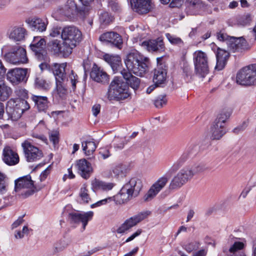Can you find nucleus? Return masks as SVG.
Listing matches in <instances>:
<instances>
[{
    "label": "nucleus",
    "mask_w": 256,
    "mask_h": 256,
    "mask_svg": "<svg viewBox=\"0 0 256 256\" xmlns=\"http://www.w3.org/2000/svg\"><path fill=\"white\" fill-rule=\"evenodd\" d=\"M166 38H168V41L172 44H177L179 46H182L184 45V42L182 40L178 37L175 36L170 34H166Z\"/></svg>",
    "instance_id": "a18cd8bd"
},
{
    "label": "nucleus",
    "mask_w": 256,
    "mask_h": 256,
    "mask_svg": "<svg viewBox=\"0 0 256 256\" xmlns=\"http://www.w3.org/2000/svg\"><path fill=\"white\" fill-rule=\"evenodd\" d=\"M4 58L8 62L12 64H26L28 62L26 50L20 46L12 47Z\"/></svg>",
    "instance_id": "9d476101"
},
{
    "label": "nucleus",
    "mask_w": 256,
    "mask_h": 256,
    "mask_svg": "<svg viewBox=\"0 0 256 256\" xmlns=\"http://www.w3.org/2000/svg\"><path fill=\"white\" fill-rule=\"evenodd\" d=\"M230 112L228 111H222L220 113L214 121V124L225 127V123L230 118Z\"/></svg>",
    "instance_id": "ea45409f"
},
{
    "label": "nucleus",
    "mask_w": 256,
    "mask_h": 256,
    "mask_svg": "<svg viewBox=\"0 0 256 256\" xmlns=\"http://www.w3.org/2000/svg\"><path fill=\"white\" fill-rule=\"evenodd\" d=\"M216 36L218 39L220 41H226L227 44L228 40L230 38V36H228L226 34L222 32H218L216 34Z\"/></svg>",
    "instance_id": "e2e57ef3"
},
{
    "label": "nucleus",
    "mask_w": 256,
    "mask_h": 256,
    "mask_svg": "<svg viewBox=\"0 0 256 256\" xmlns=\"http://www.w3.org/2000/svg\"><path fill=\"white\" fill-rule=\"evenodd\" d=\"M70 242L68 239L63 238L56 242L54 245V251L58 252L62 251L69 245Z\"/></svg>",
    "instance_id": "a19ab883"
},
{
    "label": "nucleus",
    "mask_w": 256,
    "mask_h": 256,
    "mask_svg": "<svg viewBox=\"0 0 256 256\" xmlns=\"http://www.w3.org/2000/svg\"><path fill=\"white\" fill-rule=\"evenodd\" d=\"M206 170V166L202 164H196L183 168L171 180L169 186L170 189L175 190L180 188L190 180L194 174Z\"/></svg>",
    "instance_id": "f03ea898"
},
{
    "label": "nucleus",
    "mask_w": 256,
    "mask_h": 256,
    "mask_svg": "<svg viewBox=\"0 0 256 256\" xmlns=\"http://www.w3.org/2000/svg\"><path fill=\"white\" fill-rule=\"evenodd\" d=\"M244 247V244L242 242H235L232 246L230 248V252H235L238 250H240Z\"/></svg>",
    "instance_id": "5fc2aeb1"
},
{
    "label": "nucleus",
    "mask_w": 256,
    "mask_h": 256,
    "mask_svg": "<svg viewBox=\"0 0 256 256\" xmlns=\"http://www.w3.org/2000/svg\"><path fill=\"white\" fill-rule=\"evenodd\" d=\"M100 104H96L92 108V112L94 116H96L100 113Z\"/></svg>",
    "instance_id": "774afa93"
},
{
    "label": "nucleus",
    "mask_w": 256,
    "mask_h": 256,
    "mask_svg": "<svg viewBox=\"0 0 256 256\" xmlns=\"http://www.w3.org/2000/svg\"><path fill=\"white\" fill-rule=\"evenodd\" d=\"M26 30L20 27L14 28L10 34V38L18 42L23 40L24 38Z\"/></svg>",
    "instance_id": "c9c22d12"
},
{
    "label": "nucleus",
    "mask_w": 256,
    "mask_h": 256,
    "mask_svg": "<svg viewBox=\"0 0 256 256\" xmlns=\"http://www.w3.org/2000/svg\"><path fill=\"white\" fill-rule=\"evenodd\" d=\"M61 38L64 42L66 52L68 53L71 51L72 52V49L82 40V34L75 26H66L62 28Z\"/></svg>",
    "instance_id": "20e7f679"
},
{
    "label": "nucleus",
    "mask_w": 256,
    "mask_h": 256,
    "mask_svg": "<svg viewBox=\"0 0 256 256\" xmlns=\"http://www.w3.org/2000/svg\"><path fill=\"white\" fill-rule=\"evenodd\" d=\"M100 40L102 42H110L118 48H120L122 44V36L114 32L104 33L100 36Z\"/></svg>",
    "instance_id": "6ab92c4d"
},
{
    "label": "nucleus",
    "mask_w": 256,
    "mask_h": 256,
    "mask_svg": "<svg viewBox=\"0 0 256 256\" xmlns=\"http://www.w3.org/2000/svg\"><path fill=\"white\" fill-rule=\"evenodd\" d=\"M130 96L126 83L121 78L115 77L110 84L107 92L108 98L110 100H120L126 99Z\"/></svg>",
    "instance_id": "7ed1b4c3"
},
{
    "label": "nucleus",
    "mask_w": 256,
    "mask_h": 256,
    "mask_svg": "<svg viewBox=\"0 0 256 256\" xmlns=\"http://www.w3.org/2000/svg\"><path fill=\"white\" fill-rule=\"evenodd\" d=\"M26 22L30 28L34 31L44 32L46 30L48 22L36 17L28 18Z\"/></svg>",
    "instance_id": "393cba45"
},
{
    "label": "nucleus",
    "mask_w": 256,
    "mask_h": 256,
    "mask_svg": "<svg viewBox=\"0 0 256 256\" xmlns=\"http://www.w3.org/2000/svg\"><path fill=\"white\" fill-rule=\"evenodd\" d=\"M15 190L26 198L33 194L38 190L34 186L31 176L27 175L15 180Z\"/></svg>",
    "instance_id": "6e6552de"
},
{
    "label": "nucleus",
    "mask_w": 256,
    "mask_h": 256,
    "mask_svg": "<svg viewBox=\"0 0 256 256\" xmlns=\"http://www.w3.org/2000/svg\"><path fill=\"white\" fill-rule=\"evenodd\" d=\"M121 62L120 58V56H118V60L116 62L114 60H112L111 62H110V64L114 72H118L120 68V64Z\"/></svg>",
    "instance_id": "4d7b16f0"
},
{
    "label": "nucleus",
    "mask_w": 256,
    "mask_h": 256,
    "mask_svg": "<svg viewBox=\"0 0 256 256\" xmlns=\"http://www.w3.org/2000/svg\"><path fill=\"white\" fill-rule=\"evenodd\" d=\"M64 46V42H62V43L61 44L60 41L58 40H52L48 44V48L54 54L61 55L66 58L70 56L72 54V52L70 51L69 52L67 53Z\"/></svg>",
    "instance_id": "b1692460"
},
{
    "label": "nucleus",
    "mask_w": 256,
    "mask_h": 256,
    "mask_svg": "<svg viewBox=\"0 0 256 256\" xmlns=\"http://www.w3.org/2000/svg\"><path fill=\"white\" fill-rule=\"evenodd\" d=\"M30 108L26 100L22 99H10L6 104V111L16 118L21 117L22 114Z\"/></svg>",
    "instance_id": "1a4fd4ad"
},
{
    "label": "nucleus",
    "mask_w": 256,
    "mask_h": 256,
    "mask_svg": "<svg viewBox=\"0 0 256 256\" xmlns=\"http://www.w3.org/2000/svg\"><path fill=\"white\" fill-rule=\"evenodd\" d=\"M112 201H113L112 196L108 197L104 199L99 200L94 204H92L91 205V208H94L95 207L101 206L102 205H104L108 203H110V202H111Z\"/></svg>",
    "instance_id": "864d4df0"
},
{
    "label": "nucleus",
    "mask_w": 256,
    "mask_h": 256,
    "mask_svg": "<svg viewBox=\"0 0 256 256\" xmlns=\"http://www.w3.org/2000/svg\"><path fill=\"white\" fill-rule=\"evenodd\" d=\"M32 136L36 139L38 142H41L46 144H48V140L46 136L42 134H39L36 132H34L32 134Z\"/></svg>",
    "instance_id": "3c124183"
},
{
    "label": "nucleus",
    "mask_w": 256,
    "mask_h": 256,
    "mask_svg": "<svg viewBox=\"0 0 256 256\" xmlns=\"http://www.w3.org/2000/svg\"><path fill=\"white\" fill-rule=\"evenodd\" d=\"M12 92V89L4 83H0V101L7 100Z\"/></svg>",
    "instance_id": "e433bc0d"
},
{
    "label": "nucleus",
    "mask_w": 256,
    "mask_h": 256,
    "mask_svg": "<svg viewBox=\"0 0 256 256\" xmlns=\"http://www.w3.org/2000/svg\"><path fill=\"white\" fill-rule=\"evenodd\" d=\"M62 30V28L60 26H54L50 31V36L53 38L61 36Z\"/></svg>",
    "instance_id": "8fccbe9b"
},
{
    "label": "nucleus",
    "mask_w": 256,
    "mask_h": 256,
    "mask_svg": "<svg viewBox=\"0 0 256 256\" xmlns=\"http://www.w3.org/2000/svg\"><path fill=\"white\" fill-rule=\"evenodd\" d=\"M91 78L94 81L102 84H106L109 80L107 74L96 64H94L90 74Z\"/></svg>",
    "instance_id": "412c9836"
},
{
    "label": "nucleus",
    "mask_w": 256,
    "mask_h": 256,
    "mask_svg": "<svg viewBox=\"0 0 256 256\" xmlns=\"http://www.w3.org/2000/svg\"><path fill=\"white\" fill-rule=\"evenodd\" d=\"M130 191L134 197L137 196L142 188V182L140 179L134 177L124 186Z\"/></svg>",
    "instance_id": "5701e85b"
},
{
    "label": "nucleus",
    "mask_w": 256,
    "mask_h": 256,
    "mask_svg": "<svg viewBox=\"0 0 256 256\" xmlns=\"http://www.w3.org/2000/svg\"><path fill=\"white\" fill-rule=\"evenodd\" d=\"M166 72L162 68H157L154 70L153 82L157 86L162 84L166 80Z\"/></svg>",
    "instance_id": "473e14b6"
},
{
    "label": "nucleus",
    "mask_w": 256,
    "mask_h": 256,
    "mask_svg": "<svg viewBox=\"0 0 256 256\" xmlns=\"http://www.w3.org/2000/svg\"><path fill=\"white\" fill-rule=\"evenodd\" d=\"M195 73L199 76L204 78L209 72L208 56L202 51L196 50L193 54Z\"/></svg>",
    "instance_id": "0eeeda50"
},
{
    "label": "nucleus",
    "mask_w": 256,
    "mask_h": 256,
    "mask_svg": "<svg viewBox=\"0 0 256 256\" xmlns=\"http://www.w3.org/2000/svg\"><path fill=\"white\" fill-rule=\"evenodd\" d=\"M24 157L28 162H34L43 157L42 151L38 147L32 145L28 140L22 144Z\"/></svg>",
    "instance_id": "9b49d317"
},
{
    "label": "nucleus",
    "mask_w": 256,
    "mask_h": 256,
    "mask_svg": "<svg viewBox=\"0 0 256 256\" xmlns=\"http://www.w3.org/2000/svg\"><path fill=\"white\" fill-rule=\"evenodd\" d=\"M142 46L152 52H162L166 49L163 39L160 37L155 40L144 41L142 43Z\"/></svg>",
    "instance_id": "f3484780"
},
{
    "label": "nucleus",
    "mask_w": 256,
    "mask_h": 256,
    "mask_svg": "<svg viewBox=\"0 0 256 256\" xmlns=\"http://www.w3.org/2000/svg\"><path fill=\"white\" fill-rule=\"evenodd\" d=\"M116 186L114 182H108L99 179L94 178L92 180L91 186L93 191L108 192L111 190Z\"/></svg>",
    "instance_id": "aec40b11"
},
{
    "label": "nucleus",
    "mask_w": 256,
    "mask_h": 256,
    "mask_svg": "<svg viewBox=\"0 0 256 256\" xmlns=\"http://www.w3.org/2000/svg\"><path fill=\"white\" fill-rule=\"evenodd\" d=\"M130 4L134 11L140 14H146L152 8L151 0H131Z\"/></svg>",
    "instance_id": "a211bd4d"
},
{
    "label": "nucleus",
    "mask_w": 256,
    "mask_h": 256,
    "mask_svg": "<svg viewBox=\"0 0 256 256\" xmlns=\"http://www.w3.org/2000/svg\"><path fill=\"white\" fill-rule=\"evenodd\" d=\"M78 173L84 178H88L90 177L92 168L91 164L86 159H80L76 162V164Z\"/></svg>",
    "instance_id": "a878e982"
},
{
    "label": "nucleus",
    "mask_w": 256,
    "mask_h": 256,
    "mask_svg": "<svg viewBox=\"0 0 256 256\" xmlns=\"http://www.w3.org/2000/svg\"><path fill=\"white\" fill-rule=\"evenodd\" d=\"M228 46L232 52H242L250 48V46L243 37H231L228 40Z\"/></svg>",
    "instance_id": "dca6fc26"
},
{
    "label": "nucleus",
    "mask_w": 256,
    "mask_h": 256,
    "mask_svg": "<svg viewBox=\"0 0 256 256\" xmlns=\"http://www.w3.org/2000/svg\"><path fill=\"white\" fill-rule=\"evenodd\" d=\"M82 150L86 156L92 155L96 148L95 142L91 140H86L82 143Z\"/></svg>",
    "instance_id": "4c0bfd02"
},
{
    "label": "nucleus",
    "mask_w": 256,
    "mask_h": 256,
    "mask_svg": "<svg viewBox=\"0 0 256 256\" xmlns=\"http://www.w3.org/2000/svg\"><path fill=\"white\" fill-rule=\"evenodd\" d=\"M59 134L56 131H53L50 133V140L52 142L54 146L58 144L59 142Z\"/></svg>",
    "instance_id": "6e6d98bb"
},
{
    "label": "nucleus",
    "mask_w": 256,
    "mask_h": 256,
    "mask_svg": "<svg viewBox=\"0 0 256 256\" xmlns=\"http://www.w3.org/2000/svg\"><path fill=\"white\" fill-rule=\"evenodd\" d=\"M15 92L16 96L19 98L18 99L25 100V98H26L28 97V91L25 89H18L16 90Z\"/></svg>",
    "instance_id": "13d9d810"
},
{
    "label": "nucleus",
    "mask_w": 256,
    "mask_h": 256,
    "mask_svg": "<svg viewBox=\"0 0 256 256\" xmlns=\"http://www.w3.org/2000/svg\"><path fill=\"white\" fill-rule=\"evenodd\" d=\"M134 196L124 186L120 190L118 194L116 195L112 196V200L116 204H122L128 202Z\"/></svg>",
    "instance_id": "c85d7f7f"
},
{
    "label": "nucleus",
    "mask_w": 256,
    "mask_h": 256,
    "mask_svg": "<svg viewBox=\"0 0 256 256\" xmlns=\"http://www.w3.org/2000/svg\"><path fill=\"white\" fill-rule=\"evenodd\" d=\"M104 59L106 62L110 64V62L112 61V60H113L116 62L118 60V56H112L108 54H106L104 56Z\"/></svg>",
    "instance_id": "338daca9"
},
{
    "label": "nucleus",
    "mask_w": 256,
    "mask_h": 256,
    "mask_svg": "<svg viewBox=\"0 0 256 256\" xmlns=\"http://www.w3.org/2000/svg\"><path fill=\"white\" fill-rule=\"evenodd\" d=\"M194 73L191 67L187 64L184 66L183 68V76L186 82H190L193 78Z\"/></svg>",
    "instance_id": "79ce46f5"
},
{
    "label": "nucleus",
    "mask_w": 256,
    "mask_h": 256,
    "mask_svg": "<svg viewBox=\"0 0 256 256\" xmlns=\"http://www.w3.org/2000/svg\"><path fill=\"white\" fill-rule=\"evenodd\" d=\"M29 232V229L27 226H24L22 231L17 230L15 232L14 237L16 239L22 238L24 235H28Z\"/></svg>",
    "instance_id": "de8ad7c7"
},
{
    "label": "nucleus",
    "mask_w": 256,
    "mask_h": 256,
    "mask_svg": "<svg viewBox=\"0 0 256 256\" xmlns=\"http://www.w3.org/2000/svg\"><path fill=\"white\" fill-rule=\"evenodd\" d=\"M100 18L102 22L106 24H108L110 21V18L107 12H104L101 14Z\"/></svg>",
    "instance_id": "680f3d73"
},
{
    "label": "nucleus",
    "mask_w": 256,
    "mask_h": 256,
    "mask_svg": "<svg viewBox=\"0 0 256 256\" xmlns=\"http://www.w3.org/2000/svg\"><path fill=\"white\" fill-rule=\"evenodd\" d=\"M3 160L8 166H14L19 162L18 154L12 150L10 146H6L3 150Z\"/></svg>",
    "instance_id": "4be33fe9"
},
{
    "label": "nucleus",
    "mask_w": 256,
    "mask_h": 256,
    "mask_svg": "<svg viewBox=\"0 0 256 256\" xmlns=\"http://www.w3.org/2000/svg\"><path fill=\"white\" fill-rule=\"evenodd\" d=\"M100 154L103 159H106L110 156L109 150L106 148L100 149Z\"/></svg>",
    "instance_id": "0e129e2a"
},
{
    "label": "nucleus",
    "mask_w": 256,
    "mask_h": 256,
    "mask_svg": "<svg viewBox=\"0 0 256 256\" xmlns=\"http://www.w3.org/2000/svg\"><path fill=\"white\" fill-rule=\"evenodd\" d=\"M34 87L38 90H48L50 89V84L46 81L42 76H36L34 80Z\"/></svg>",
    "instance_id": "f704fd0d"
},
{
    "label": "nucleus",
    "mask_w": 256,
    "mask_h": 256,
    "mask_svg": "<svg viewBox=\"0 0 256 256\" xmlns=\"http://www.w3.org/2000/svg\"><path fill=\"white\" fill-rule=\"evenodd\" d=\"M150 214V211H144L126 220L116 230L118 234H124L133 226L146 218Z\"/></svg>",
    "instance_id": "f8f14e48"
},
{
    "label": "nucleus",
    "mask_w": 256,
    "mask_h": 256,
    "mask_svg": "<svg viewBox=\"0 0 256 256\" xmlns=\"http://www.w3.org/2000/svg\"><path fill=\"white\" fill-rule=\"evenodd\" d=\"M66 80H56V88L53 90V96L56 99H64L68 94V90L65 84H68Z\"/></svg>",
    "instance_id": "cd10ccee"
},
{
    "label": "nucleus",
    "mask_w": 256,
    "mask_h": 256,
    "mask_svg": "<svg viewBox=\"0 0 256 256\" xmlns=\"http://www.w3.org/2000/svg\"><path fill=\"white\" fill-rule=\"evenodd\" d=\"M167 102L166 96H160L154 101V105L157 108H161L165 105Z\"/></svg>",
    "instance_id": "09e8293b"
},
{
    "label": "nucleus",
    "mask_w": 256,
    "mask_h": 256,
    "mask_svg": "<svg viewBox=\"0 0 256 256\" xmlns=\"http://www.w3.org/2000/svg\"><path fill=\"white\" fill-rule=\"evenodd\" d=\"M196 152V150H194V148L190 147L188 148L180 156V160L182 161H184L189 158L194 156Z\"/></svg>",
    "instance_id": "c03bdc74"
},
{
    "label": "nucleus",
    "mask_w": 256,
    "mask_h": 256,
    "mask_svg": "<svg viewBox=\"0 0 256 256\" xmlns=\"http://www.w3.org/2000/svg\"><path fill=\"white\" fill-rule=\"evenodd\" d=\"M123 78L126 80V84L132 88L134 90H137L140 86V79L132 76L130 72L126 70L123 69L120 70Z\"/></svg>",
    "instance_id": "7c9ffc66"
},
{
    "label": "nucleus",
    "mask_w": 256,
    "mask_h": 256,
    "mask_svg": "<svg viewBox=\"0 0 256 256\" xmlns=\"http://www.w3.org/2000/svg\"><path fill=\"white\" fill-rule=\"evenodd\" d=\"M80 1L81 2L84 6L82 10L80 11V14L84 17H86L90 12V10L87 6L92 3L94 0H80Z\"/></svg>",
    "instance_id": "37998d69"
},
{
    "label": "nucleus",
    "mask_w": 256,
    "mask_h": 256,
    "mask_svg": "<svg viewBox=\"0 0 256 256\" xmlns=\"http://www.w3.org/2000/svg\"><path fill=\"white\" fill-rule=\"evenodd\" d=\"M198 248V244L196 242H190L185 246L186 250L188 252L196 250Z\"/></svg>",
    "instance_id": "bf43d9fd"
},
{
    "label": "nucleus",
    "mask_w": 256,
    "mask_h": 256,
    "mask_svg": "<svg viewBox=\"0 0 256 256\" xmlns=\"http://www.w3.org/2000/svg\"><path fill=\"white\" fill-rule=\"evenodd\" d=\"M88 192V190L86 189V186L84 184L83 185L80 190V196L82 200L86 203H88L90 200Z\"/></svg>",
    "instance_id": "49530a36"
},
{
    "label": "nucleus",
    "mask_w": 256,
    "mask_h": 256,
    "mask_svg": "<svg viewBox=\"0 0 256 256\" xmlns=\"http://www.w3.org/2000/svg\"><path fill=\"white\" fill-rule=\"evenodd\" d=\"M226 130L225 127L214 123L211 127L210 138L212 140H220L226 134Z\"/></svg>",
    "instance_id": "72a5a7b5"
},
{
    "label": "nucleus",
    "mask_w": 256,
    "mask_h": 256,
    "mask_svg": "<svg viewBox=\"0 0 256 256\" xmlns=\"http://www.w3.org/2000/svg\"><path fill=\"white\" fill-rule=\"evenodd\" d=\"M31 98L39 112H46L49 106V102L46 96L32 95Z\"/></svg>",
    "instance_id": "c756f323"
},
{
    "label": "nucleus",
    "mask_w": 256,
    "mask_h": 256,
    "mask_svg": "<svg viewBox=\"0 0 256 256\" xmlns=\"http://www.w3.org/2000/svg\"><path fill=\"white\" fill-rule=\"evenodd\" d=\"M45 44V40L44 39L41 38L37 42L30 45L31 49L35 52L37 58L40 60H45L47 57L46 52L42 50Z\"/></svg>",
    "instance_id": "2f4dec72"
},
{
    "label": "nucleus",
    "mask_w": 256,
    "mask_h": 256,
    "mask_svg": "<svg viewBox=\"0 0 256 256\" xmlns=\"http://www.w3.org/2000/svg\"><path fill=\"white\" fill-rule=\"evenodd\" d=\"M148 59L136 50L130 52L124 60L127 70L140 76H144L148 71Z\"/></svg>",
    "instance_id": "f257e3e1"
},
{
    "label": "nucleus",
    "mask_w": 256,
    "mask_h": 256,
    "mask_svg": "<svg viewBox=\"0 0 256 256\" xmlns=\"http://www.w3.org/2000/svg\"><path fill=\"white\" fill-rule=\"evenodd\" d=\"M27 68H14L10 70L6 74V78L13 85H17L27 80Z\"/></svg>",
    "instance_id": "ddd939ff"
},
{
    "label": "nucleus",
    "mask_w": 256,
    "mask_h": 256,
    "mask_svg": "<svg viewBox=\"0 0 256 256\" xmlns=\"http://www.w3.org/2000/svg\"><path fill=\"white\" fill-rule=\"evenodd\" d=\"M236 82L242 86L256 84V64L241 68L237 73Z\"/></svg>",
    "instance_id": "39448f33"
},
{
    "label": "nucleus",
    "mask_w": 256,
    "mask_h": 256,
    "mask_svg": "<svg viewBox=\"0 0 256 256\" xmlns=\"http://www.w3.org/2000/svg\"><path fill=\"white\" fill-rule=\"evenodd\" d=\"M94 216L92 211L86 212H72L68 214V218L70 222L73 224L82 223V230H84L88 221L90 220Z\"/></svg>",
    "instance_id": "2eb2a0df"
},
{
    "label": "nucleus",
    "mask_w": 256,
    "mask_h": 256,
    "mask_svg": "<svg viewBox=\"0 0 256 256\" xmlns=\"http://www.w3.org/2000/svg\"><path fill=\"white\" fill-rule=\"evenodd\" d=\"M108 6L115 12H119L120 10V6L116 0H108Z\"/></svg>",
    "instance_id": "603ef678"
},
{
    "label": "nucleus",
    "mask_w": 256,
    "mask_h": 256,
    "mask_svg": "<svg viewBox=\"0 0 256 256\" xmlns=\"http://www.w3.org/2000/svg\"><path fill=\"white\" fill-rule=\"evenodd\" d=\"M66 63L57 64L54 63L51 66V69L55 76L56 80H66L70 82L72 89L74 90L76 88V84L78 82V76L74 74L73 70L71 71L68 78L66 76Z\"/></svg>",
    "instance_id": "423d86ee"
},
{
    "label": "nucleus",
    "mask_w": 256,
    "mask_h": 256,
    "mask_svg": "<svg viewBox=\"0 0 256 256\" xmlns=\"http://www.w3.org/2000/svg\"><path fill=\"white\" fill-rule=\"evenodd\" d=\"M127 171L126 166L122 164H118L114 166L112 168V174L114 176L118 177L124 175Z\"/></svg>",
    "instance_id": "58836bf2"
},
{
    "label": "nucleus",
    "mask_w": 256,
    "mask_h": 256,
    "mask_svg": "<svg viewBox=\"0 0 256 256\" xmlns=\"http://www.w3.org/2000/svg\"><path fill=\"white\" fill-rule=\"evenodd\" d=\"M168 182V178L166 176L159 178L150 186L148 192L144 196V202H149L152 200L157 194L165 186Z\"/></svg>",
    "instance_id": "4468645a"
},
{
    "label": "nucleus",
    "mask_w": 256,
    "mask_h": 256,
    "mask_svg": "<svg viewBox=\"0 0 256 256\" xmlns=\"http://www.w3.org/2000/svg\"><path fill=\"white\" fill-rule=\"evenodd\" d=\"M216 64L215 70H222L226 66V62L229 58V52L223 49L218 48L216 52Z\"/></svg>",
    "instance_id": "bb28decb"
},
{
    "label": "nucleus",
    "mask_w": 256,
    "mask_h": 256,
    "mask_svg": "<svg viewBox=\"0 0 256 256\" xmlns=\"http://www.w3.org/2000/svg\"><path fill=\"white\" fill-rule=\"evenodd\" d=\"M5 179V175L0 172V192L2 193L6 190Z\"/></svg>",
    "instance_id": "052dcab7"
},
{
    "label": "nucleus",
    "mask_w": 256,
    "mask_h": 256,
    "mask_svg": "<svg viewBox=\"0 0 256 256\" xmlns=\"http://www.w3.org/2000/svg\"><path fill=\"white\" fill-rule=\"evenodd\" d=\"M50 167L49 166L48 167L44 170L40 175V181L44 180L48 174L50 173Z\"/></svg>",
    "instance_id": "69168bd1"
}]
</instances>
